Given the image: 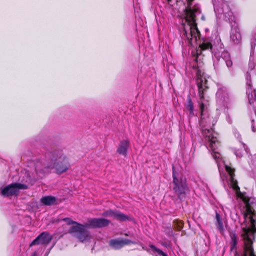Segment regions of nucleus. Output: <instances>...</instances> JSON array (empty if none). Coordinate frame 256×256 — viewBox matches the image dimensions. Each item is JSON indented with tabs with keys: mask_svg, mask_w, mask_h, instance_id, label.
<instances>
[{
	"mask_svg": "<svg viewBox=\"0 0 256 256\" xmlns=\"http://www.w3.org/2000/svg\"><path fill=\"white\" fill-rule=\"evenodd\" d=\"M212 44L206 40L202 44H200V48L202 50H212Z\"/></svg>",
	"mask_w": 256,
	"mask_h": 256,
	"instance_id": "5701e85b",
	"label": "nucleus"
},
{
	"mask_svg": "<svg viewBox=\"0 0 256 256\" xmlns=\"http://www.w3.org/2000/svg\"><path fill=\"white\" fill-rule=\"evenodd\" d=\"M52 238V236L48 233L44 232L32 242L30 246L32 247L35 245L48 244L50 242Z\"/></svg>",
	"mask_w": 256,
	"mask_h": 256,
	"instance_id": "ddd939ff",
	"label": "nucleus"
},
{
	"mask_svg": "<svg viewBox=\"0 0 256 256\" xmlns=\"http://www.w3.org/2000/svg\"><path fill=\"white\" fill-rule=\"evenodd\" d=\"M130 147V142L126 140L120 142L119 147L117 150L118 152L121 155L126 156H127L128 149Z\"/></svg>",
	"mask_w": 256,
	"mask_h": 256,
	"instance_id": "f3484780",
	"label": "nucleus"
},
{
	"mask_svg": "<svg viewBox=\"0 0 256 256\" xmlns=\"http://www.w3.org/2000/svg\"><path fill=\"white\" fill-rule=\"evenodd\" d=\"M204 74L200 70H198L197 72V84L200 98L198 103L202 116V125L206 124L205 126H207L210 128L212 125L214 126L213 118L208 117V118H206L204 116V112L208 108V101L204 99V92L208 88L206 86L207 80L204 76Z\"/></svg>",
	"mask_w": 256,
	"mask_h": 256,
	"instance_id": "7ed1b4c3",
	"label": "nucleus"
},
{
	"mask_svg": "<svg viewBox=\"0 0 256 256\" xmlns=\"http://www.w3.org/2000/svg\"><path fill=\"white\" fill-rule=\"evenodd\" d=\"M255 99H256V96H255Z\"/></svg>",
	"mask_w": 256,
	"mask_h": 256,
	"instance_id": "f704fd0d",
	"label": "nucleus"
},
{
	"mask_svg": "<svg viewBox=\"0 0 256 256\" xmlns=\"http://www.w3.org/2000/svg\"><path fill=\"white\" fill-rule=\"evenodd\" d=\"M172 170L173 180L172 183V190L179 199L183 200L186 198L189 192L186 179L180 172L176 170L174 166H172Z\"/></svg>",
	"mask_w": 256,
	"mask_h": 256,
	"instance_id": "423d86ee",
	"label": "nucleus"
},
{
	"mask_svg": "<svg viewBox=\"0 0 256 256\" xmlns=\"http://www.w3.org/2000/svg\"><path fill=\"white\" fill-rule=\"evenodd\" d=\"M202 134L206 146L214 154L213 156L216 160L220 176L222 178L223 168L222 166V164H224V161H223L222 158H220L221 154L216 151L219 146V142L216 137L217 134L214 132L212 128H208L204 127L202 128Z\"/></svg>",
	"mask_w": 256,
	"mask_h": 256,
	"instance_id": "20e7f679",
	"label": "nucleus"
},
{
	"mask_svg": "<svg viewBox=\"0 0 256 256\" xmlns=\"http://www.w3.org/2000/svg\"><path fill=\"white\" fill-rule=\"evenodd\" d=\"M226 54H228V52H227L225 51V58L226 57Z\"/></svg>",
	"mask_w": 256,
	"mask_h": 256,
	"instance_id": "72a5a7b5",
	"label": "nucleus"
},
{
	"mask_svg": "<svg viewBox=\"0 0 256 256\" xmlns=\"http://www.w3.org/2000/svg\"><path fill=\"white\" fill-rule=\"evenodd\" d=\"M230 40L236 44H240L242 42V37L240 33V30L235 22H234V25L232 26Z\"/></svg>",
	"mask_w": 256,
	"mask_h": 256,
	"instance_id": "4468645a",
	"label": "nucleus"
},
{
	"mask_svg": "<svg viewBox=\"0 0 256 256\" xmlns=\"http://www.w3.org/2000/svg\"><path fill=\"white\" fill-rule=\"evenodd\" d=\"M62 220L66 222L68 225L76 224V226H78L79 224L77 222L73 221L72 219L70 218H64Z\"/></svg>",
	"mask_w": 256,
	"mask_h": 256,
	"instance_id": "cd10ccee",
	"label": "nucleus"
},
{
	"mask_svg": "<svg viewBox=\"0 0 256 256\" xmlns=\"http://www.w3.org/2000/svg\"><path fill=\"white\" fill-rule=\"evenodd\" d=\"M86 224L84 225L78 224V226H72L69 233L72 234L80 242L88 241L92 238L90 232L86 230Z\"/></svg>",
	"mask_w": 256,
	"mask_h": 256,
	"instance_id": "6e6552de",
	"label": "nucleus"
},
{
	"mask_svg": "<svg viewBox=\"0 0 256 256\" xmlns=\"http://www.w3.org/2000/svg\"><path fill=\"white\" fill-rule=\"evenodd\" d=\"M102 216L104 217L112 218L124 222L128 220V216L118 210H110L104 212Z\"/></svg>",
	"mask_w": 256,
	"mask_h": 256,
	"instance_id": "f8f14e48",
	"label": "nucleus"
},
{
	"mask_svg": "<svg viewBox=\"0 0 256 256\" xmlns=\"http://www.w3.org/2000/svg\"><path fill=\"white\" fill-rule=\"evenodd\" d=\"M214 11L216 13H217V12H218V6L217 5L216 1L214 2Z\"/></svg>",
	"mask_w": 256,
	"mask_h": 256,
	"instance_id": "c756f323",
	"label": "nucleus"
},
{
	"mask_svg": "<svg viewBox=\"0 0 256 256\" xmlns=\"http://www.w3.org/2000/svg\"><path fill=\"white\" fill-rule=\"evenodd\" d=\"M134 244V242L128 239H115L110 242V245L115 250H119L124 246Z\"/></svg>",
	"mask_w": 256,
	"mask_h": 256,
	"instance_id": "2eb2a0df",
	"label": "nucleus"
},
{
	"mask_svg": "<svg viewBox=\"0 0 256 256\" xmlns=\"http://www.w3.org/2000/svg\"><path fill=\"white\" fill-rule=\"evenodd\" d=\"M56 198L52 196L43 197L41 199V202L46 206H52L55 204Z\"/></svg>",
	"mask_w": 256,
	"mask_h": 256,
	"instance_id": "a211bd4d",
	"label": "nucleus"
},
{
	"mask_svg": "<svg viewBox=\"0 0 256 256\" xmlns=\"http://www.w3.org/2000/svg\"><path fill=\"white\" fill-rule=\"evenodd\" d=\"M173 226L176 230L180 231L183 228V222L178 220H174L173 222Z\"/></svg>",
	"mask_w": 256,
	"mask_h": 256,
	"instance_id": "393cba45",
	"label": "nucleus"
},
{
	"mask_svg": "<svg viewBox=\"0 0 256 256\" xmlns=\"http://www.w3.org/2000/svg\"><path fill=\"white\" fill-rule=\"evenodd\" d=\"M150 250L154 253H157L158 255L160 256H168L167 254L163 252L162 250L156 248L154 245L150 246Z\"/></svg>",
	"mask_w": 256,
	"mask_h": 256,
	"instance_id": "b1692460",
	"label": "nucleus"
},
{
	"mask_svg": "<svg viewBox=\"0 0 256 256\" xmlns=\"http://www.w3.org/2000/svg\"><path fill=\"white\" fill-rule=\"evenodd\" d=\"M86 224L84 225L78 224V226H72L69 233L72 234L80 242L88 241L92 238L90 232L86 230Z\"/></svg>",
	"mask_w": 256,
	"mask_h": 256,
	"instance_id": "0eeeda50",
	"label": "nucleus"
},
{
	"mask_svg": "<svg viewBox=\"0 0 256 256\" xmlns=\"http://www.w3.org/2000/svg\"><path fill=\"white\" fill-rule=\"evenodd\" d=\"M164 232L168 236H174V232H173L172 228L171 226L165 228H164Z\"/></svg>",
	"mask_w": 256,
	"mask_h": 256,
	"instance_id": "bb28decb",
	"label": "nucleus"
},
{
	"mask_svg": "<svg viewBox=\"0 0 256 256\" xmlns=\"http://www.w3.org/2000/svg\"><path fill=\"white\" fill-rule=\"evenodd\" d=\"M247 86H248V88L250 90H252V82L251 81H250V82H247Z\"/></svg>",
	"mask_w": 256,
	"mask_h": 256,
	"instance_id": "7c9ffc66",
	"label": "nucleus"
},
{
	"mask_svg": "<svg viewBox=\"0 0 256 256\" xmlns=\"http://www.w3.org/2000/svg\"><path fill=\"white\" fill-rule=\"evenodd\" d=\"M186 108L187 110H188L190 112V116H194V105L190 96H188V102L186 106Z\"/></svg>",
	"mask_w": 256,
	"mask_h": 256,
	"instance_id": "412c9836",
	"label": "nucleus"
},
{
	"mask_svg": "<svg viewBox=\"0 0 256 256\" xmlns=\"http://www.w3.org/2000/svg\"><path fill=\"white\" fill-rule=\"evenodd\" d=\"M231 14H232V12H230V14H228V16H230V20H232V22H233L234 20V17L231 16Z\"/></svg>",
	"mask_w": 256,
	"mask_h": 256,
	"instance_id": "2f4dec72",
	"label": "nucleus"
},
{
	"mask_svg": "<svg viewBox=\"0 0 256 256\" xmlns=\"http://www.w3.org/2000/svg\"><path fill=\"white\" fill-rule=\"evenodd\" d=\"M230 236L232 240L231 250H232L236 248L237 244V240L236 235L235 234H231Z\"/></svg>",
	"mask_w": 256,
	"mask_h": 256,
	"instance_id": "a878e982",
	"label": "nucleus"
},
{
	"mask_svg": "<svg viewBox=\"0 0 256 256\" xmlns=\"http://www.w3.org/2000/svg\"><path fill=\"white\" fill-rule=\"evenodd\" d=\"M255 215L254 211V214H248L246 212L245 214L246 216H250L251 226L248 228H244L243 229L244 233L242 234L244 240V254L243 256H256L252 240V238H254V234L256 232V220L254 218V216Z\"/></svg>",
	"mask_w": 256,
	"mask_h": 256,
	"instance_id": "39448f33",
	"label": "nucleus"
},
{
	"mask_svg": "<svg viewBox=\"0 0 256 256\" xmlns=\"http://www.w3.org/2000/svg\"><path fill=\"white\" fill-rule=\"evenodd\" d=\"M225 170L230 177V185L231 188L236 191L238 194H242L240 188L238 186V181L234 178L236 170L234 168L225 165Z\"/></svg>",
	"mask_w": 256,
	"mask_h": 256,
	"instance_id": "9b49d317",
	"label": "nucleus"
},
{
	"mask_svg": "<svg viewBox=\"0 0 256 256\" xmlns=\"http://www.w3.org/2000/svg\"><path fill=\"white\" fill-rule=\"evenodd\" d=\"M216 100L217 102L219 104H222L224 98V94L223 90L222 89H220L216 93Z\"/></svg>",
	"mask_w": 256,
	"mask_h": 256,
	"instance_id": "4be33fe9",
	"label": "nucleus"
},
{
	"mask_svg": "<svg viewBox=\"0 0 256 256\" xmlns=\"http://www.w3.org/2000/svg\"><path fill=\"white\" fill-rule=\"evenodd\" d=\"M32 256H36V252L33 253Z\"/></svg>",
	"mask_w": 256,
	"mask_h": 256,
	"instance_id": "473e14b6",
	"label": "nucleus"
},
{
	"mask_svg": "<svg viewBox=\"0 0 256 256\" xmlns=\"http://www.w3.org/2000/svg\"><path fill=\"white\" fill-rule=\"evenodd\" d=\"M46 158L44 162L40 161L36 162V176L33 174L32 176H30L29 173H26V176H28L26 180V183L33 186L36 181L50 173L52 170L54 169L57 174H60L66 172L70 166L68 159L62 151L48 152L46 153Z\"/></svg>",
	"mask_w": 256,
	"mask_h": 256,
	"instance_id": "f257e3e1",
	"label": "nucleus"
},
{
	"mask_svg": "<svg viewBox=\"0 0 256 256\" xmlns=\"http://www.w3.org/2000/svg\"><path fill=\"white\" fill-rule=\"evenodd\" d=\"M28 186L25 184L14 183L8 185L2 190V194L6 197H10L14 196H18L19 194V190H27Z\"/></svg>",
	"mask_w": 256,
	"mask_h": 256,
	"instance_id": "1a4fd4ad",
	"label": "nucleus"
},
{
	"mask_svg": "<svg viewBox=\"0 0 256 256\" xmlns=\"http://www.w3.org/2000/svg\"><path fill=\"white\" fill-rule=\"evenodd\" d=\"M243 201L246 204V212L248 214H254V210L251 206L250 202V199L249 198L245 197L243 198Z\"/></svg>",
	"mask_w": 256,
	"mask_h": 256,
	"instance_id": "aec40b11",
	"label": "nucleus"
},
{
	"mask_svg": "<svg viewBox=\"0 0 256 256\" xmlns=\"http://www.w3.org/2000/svg\"><path fill=\"white\" fill-rule=\"evenodd\" d=\"M110 222L105 218H92L86 223V226L88 228H100L108 226Z\"/></svg>",
	"mask_w": 256,
	"mask_h": 256,
	"instance_id": "9d476101",
	"label": "nucleus"
},
{
	"mask_svg": "<svg viewBox=\"0 0 256 256\" xmlns=\"http://www.w3.org/2000/svg\"><path fill=\"white\" fill-rule=\"evenodd\" d=\"M167 0L168 4H171L172 0ZM194 0H186L188 6L184 10L186 23L183 25L182 32V36L186 38L191 44H192L193 42H196L199 36L200 32L196 26V18L201 12L200 6L198 5H195L194 7H192V3Z\"/></svg>",
	"mask_w": 256,
	"mask_h": 256,
	"instance_id": "f03ea898",
	"label": "nucleus"
},
{
	"mask_svg": "<svg viewBox=\"0 0 256 256\" xmlns=\"http://www.w3.org/2000/svg\"><path fill=\"white\" fill-rule=\"evenodd\" d=\"M216 226L217 228L218 231L222 234H224V228H223V223L222 220L220 215L218 212L216 213Z\"/></svg>",
	"mask_w": 256,
	"mask_h": 256,
	"instance_id": "6ab92c4d",
	"label": "nucleus"
},
{
	"mask_svg": "<svg viewBox=\"0 0 256 256\" xmlns=\"http://www.w3.org/2000/svg\"><path fill=\"white\" fill-rule=\"evenodd\" d=\"M216 44H217L218 48L215 52L214 56L220 60L221 58H224V50L223 49V44L222 42V40L220 38L216 37L214 40Z\"/></svg>",
	"mask_w": 256,
	"mask_h": 256,
	"instance_id": "dca6fc26",
	"label": "nucleus"
},
{
	"mask_svg": "<svg viewBox=\"0 0 256 256\" xmlns=\"http://www.w3.org/2000/svg\"><path fill=\"white\" fill-rule=\"evenodd\" d=\"M225 61H226V64L228 68H230L232 66L233 63H232V62L230 60H225Z\"/></svg>",
	"mask_w": 256,
	"mask_h": 256,
	"instance_id": "c85d7f7f",
	"label": "nucleus"
}]
</instances>
